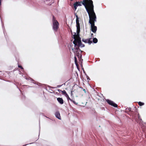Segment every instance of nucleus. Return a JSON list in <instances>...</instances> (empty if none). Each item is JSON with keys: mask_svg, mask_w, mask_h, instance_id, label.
<instances>
[{"mask_svg": "<svg viewBox=\"0 0 146 146\" xmlns=\"http://www.w3.org/2000/svg\"><path fill=\"white\" fill-rule=\"evenodd\" d=\"M58 91L59 92H62V90H60V89H58Z\"/></svg>", "mask_w": 146, "mask_h": 146, "instance_id": "26", "label": "nucleus"}, {"mask_svg": "<svg viewBox=\"0 0 146 146\" xmlns=\"http://www.w3.org/2000/svg\"><path fill=\"white\" fill-rule=\"evenodd\" d=\"M76 56H78V57L79 58H80L81 59V58H82V54H80L79 53H77V55H76Z\"/></svg>", "mask_w": 146, "mask_h": 146, "instance_id": "12", "label": "nucleus"}, {"mask_svg": "<svg viewBox=\"0 0 146 146\" xmlns=\"http://www.w3.org/2000/svg\"><path fill=\"white\" fill-rule=\"evenodd\" d=\"M75 35H76V33H75Z\"/></svg>", "mask_w": 146, "mask_h": 146, "instance_id": "33", "label": "nucleus"}, {"mask_svg": "<svg viewBox=\"0 0 146 146\" xmlns=\"http://www.w3.org/2000/svg\"><path fill=\"white\" fill-rule=\"evenodd\" d=\"M67 100H70V101H72V100L69 97V96L68 97V98H67Z\"/></svg>", "mask_w": 146, "mask_h": 146, "instance_id": "21", "label": "nucleus"}, {"mask_svg": "<svg viewBox=\"0 0 146 146\" xmlns=\"http://www.w3.org/2000/svg\"><path fill=\"white\" fill-rule=\"evenodd\" d=\"M52 28L54 32H56L58 28L59 23L55 19V18L54 16H53L52 19Z\"/></svg>", "mask_w": 146, "mask_h": 146, "instance_id": "4", "label": "nucleus"}, {"mask_svg": "<svg viewBox=\"0 0 146 146\" xmlns=\"http://www.w3.org/2000/svg\"><path fill=\"white\" fill-rule=\"evenodd\" d=\"M57 100L58 102L61 104L64 103V101L62 98H58L57 99Z\"/></svg>", "mask_w": 146, "mask_h": 146, "instance_id": "11", "label": "nucleus"}, {"mask_svg": "<svg viewBox=\"0 0 146 146\" xmlns=\"http://www.w3.org/2000/svg\"><path fill=\"white\" fill-rule=\"evenodd\" d=\"M2 27L3 28V25H2Z\"/></svg>", "mask_w": 146, "mask_h": 146, "instance_id": "34", "label": "nucleus"}, {"mask_svg": "<svg viewBox=\"0 0 146 146\" xmlns=\"http://www.w3.org/2000/svg\"><path fill=\"white\" fill-rule=\"evenodd\" d=\"M87 1V0H85V1Z\"/></svg>", "mask_w": 146, "mask_h": 146, "instance_id": "32", "label": "nucleus"}, {"mask_svg": "<svg viewBox=\"0 0 146 146\" xmlns=\"http://www.w3.org/2000/svg\"><path fill=\"white\" fill-rule=\"evenodd\" d=\"M62 94L63 95H65L67 93L65 90H62Z\"/></svg>", "mask_w": 146, "mask_h": 146, "instance_id": "17", "label": "nucleus"}, {"mask_svg": "<svg viewBox=\"0 0 146 146\" xmlns=\"http://www.w3.org/2000/svg\"><path fill=\"white\" fill-rule=\"evenodd\" d=\"M127 109L128 110H129V111H131V108H127V109H126V110Z\"/></svg>", "mask_w": 146, "mask_h": 146, "instance_id": "25", "label": "nucleus"}, {"mask_svg": "<svg viewBox=\"0 0 146 146\" xmlns=\"http://www.w3.org/2000/svg\"><path fill=\"white\" fill-rule=\"evenodd\" d=\"M55 116L58 119H61V117L60 116V112L59 111H56L55 113Z\"/></svg>", "mask_w": 146, "mask_h": 146, "instance_id": "10", "label": "nucleus"}, {"mask_svg": "<svg viewBox=\"0 0 146 146\" xmlns=\"http://www.w3.org/2000/svg\"><path fill=\"white\" fill-rule=\"evenodd\" d=\"M92 38H90L89 39H83L82 41L84 42L85 43H88L89 44H91L92 43V41L91 40Z\"/></svg>", "mask_w": 146, "mask_h": 146, "instance_id": "8", "label": "nucleus"}, {"mask_svg": "<svg viewBox=\"0 0 146 146\" xmlns=\"http://www.w3.org/2000/svg\"><path fill=\"white\" fill-rule=\"evenodd\" d=\"M18 67L19 68H20L22 69H23V68L20 65H18Z\"/></svg>", "mask_w": 146, "mask_h": 146, "instance_id": "20", "label": "nucleus"}, {"mask_svg": "<svg viewBox=\"0 0 146 146\" xmlns=\"http://www.w3.org/2000/svg\"><path fill=\"white\" fill-rule=\"evenodd\" d=\"M72 50L73 51L74 55H77V53L79 52V51H81L79 47H77L76 46V47H74V48H72Z\"/></svg>", "mask_w": 146, "mask_h": 146, "instance_id": "7", "label": "nucleus"}, {"mask_svg": "<svg viewBox=\"0 0 146 146\" xmlns=\"http://www.w3.org/2000/svg\"><path fill=\"white\" fill-rule=\"evenodd\" d=\"M26 79L28 80H30L32 82L35 83V81L34 80L32 79L31 78H26Z\"/></svg>", "mask_w": 146, "mask_h": 146, "instance_id": "14", "label": "nucleus"}, {"mask_svg": "<svg viewBox=\"0 0 146 146\" xmlns=\"http://www.w3.org/2000/svg\"><path fill=\"white\" fill-rule=\"evenodd\" d=\"M64 96L66 97V98H68L69 97V96L67 93H66Z\"/></svg>", "mask_w": 146, "mask_h": 146, "instance_id": "23", "label": "nucleus"}, {"mask_svg": "<svg viewBox=\"0 0 146 146\" xmlns=\"http://www.w3.org/2000/svg\"><path fill=\"white\" fill-rule=\"evenodd\" d=\"M93 42L94 43H96L98 42V39L96 38H94L93 39Z\"/></svg>", "mask_w": 146, "mask_h": 146, "instance_id": "13", "label": "nucleus"}, {"mask_svg": "<svg viewBox=\"0 0 146 146\" xmlns=\"http://www.w3.org/2000/svg\"><path fill=\"white\" fill-rule=\"evenodd\" d=\"M71 93H72V91H71Z\"/></svg>", "mask_w": 146, "mask_h": 146, "instance_id": "36", "label": "nucleus"}, {"mask_svg": "<svg viewBox=\"0 0 146 146\" xmlns=\"http://www.w3.org/2000/svg\"><path fill=\"white\" fill-rule=\"evenodd\" d=\"M76 24L77 28V35L79 34L80 31V24L79 23V18L78 16L76 14Z\"/></svg>", "mask_w": 146, "mask_h": 146, "instance_id": "5", "label": "nucleus"}, {"mask_svg": "<svg viewBox=\"0 0 146 146\" xmlns=\"http://www.w3.org/2000/svg\"><path fill=\"white\" fill-rule=\"evenodd\" d=\"M85 75H86V78H87V79L90 80V79L89 78V77H88V76L86 74H85Z\"/></svg>", "mask_w": 146, "mask_h": 146, "instance_id": "18", "label": "nucleus"}, {"mask_svg": "<svg viewBox=\"0 0 146 146\" xmlns=\"http://www.w3.org/2000/svg\"><path fill=\"white\" fill-rule=\"evenodd\" d=\"M71 102H73L74 104H76V105H77V104H78V103H76L75 101L72 100V101H71Z\"/></svg>", "mask_w": 146, "mask_h": 146, "instance_id": "19", "label": "nucleus"}, {"mask_svg": "<svg viewBox=\"0 0 146 146\" xmlns=\"http://www.w3.org/2000/svg\"><path fill=\"white\" fill-rule=\"evenodd\" d=\"M83 91L85 92V93H86V90L85 89H83Z\"/></svg>", "mask_w": 146, "mask_h": 146, "instance_id": "28", "label": "nucleus"}, {"mask_svg": "<svg viewBox=\"0 0 146 146\" xmlns=\"http://www.w3.org/2000/svg\"><path fill=\"white\" fill-rule=\"evenodd\" d=\"M80 60H81V59H80H80H79V60H80Z\"/></svg>", "mask_w": 146, "mask_h": 146, "instance_id": "37", "label": "nucleus"}, {"mask_svg": "<svg viewBox=\"0 0 146 146\" xmlns=\"http://www.w3.org/2000/svg\"><path fill=\"white\" fill-rule=\"evenodd\" d=\"M138 117H139V119H140V120H142L141 119H140L139 118V114H138Z\"/></svg>", "mask_w": 146, "mask_h": 146, "instance_id": "29", "label": "nucleus"}, {"mask_svg": "<svg viewBox=\"0 0 146 146\" xmlns=\"http://www.w3.org/2000/svg\"><path fill=\"white\" fill-rule=\"evenodd\" d=\"M81 5V4L79 2H76L74 4V8L76 10L77 9V7L78 6H80Z\"/></svg>", "mask_w": 146, "mask_h": 146, "instance_id": "9", "label": "nucleus"}, {"mask_svg": "<svg viewBox=\"0 0 146 146\" xmlns=\"http://www.w3.org/2000/svg\"><path fill=\"white\" fill-rule=\"evenodd\" d=\"M2 0H0V6L1 5V2Z\"/></svg>", "mask_w": 146, "mask_h": 146, "instance_id": "27", "label": "nucleus"}, {"mask_svg": "<svg viewBox=\"0 0 146 146\" xmlns=\"http://www.w3.org/2000/svg\"><path fill=\"white\" fill-rule=\"evenodd\" d=\"M93 33H92L91 34V36L92 37V36L93 35Z\"/></svg>", "mask_w": 146, "mask_h": 146, "instance_id": "30", "label": "nucleus"}, {"mask_svg": "<svg viewBox=\"0 0 146 146\" xmlns=\"http://www.w3.org/2000/svg\"><path fill=\"white\" fill-rule=\"evenodd\" d=\"M64 96L66 97V98H68L69 97V96L67 93H66Z\"/></svg>", "mask_w": 146, "mask_h": 146, "instance_id": "22", "label": "nucleus"}, {"mask_svg": "<svg viewBox=\"0 0 146 146\" xmlns=\"http://www.w3.org/2000/svg\"><path fill=\"white\" fill-rule=\"evenodd\" d=\"M138 104L139 106H141L143 105H144V103L142 102H138Z\"/></svg>", "mask_w": 146, "mask_h": 146, "instance_id": "16", "label": "nucleus"}, {"mask_svg": "<svg viewBox=\"0 0 146 146\" xmlns=\"http://www.w3.org/2000/svg\"><path fill=\"white\" fill-rule=\"evenodd\" d=\"M74 61L75 63L76 66H77V58L76 57V55H74Z\"/></svg>", "mask_w": 146, "mask_h": 146, "instance_id": "15", "label": "nucleus"}, {"mask_svg": "<svg viewBox=\"0 0 146 146\" xmlns=\"http://www.w3.org/2000/svg\"><path fill=\"white\" fill-rule=\"evenodd\" d=\"M82 52V51H81V52Z\"/></svg>", "mask_w": 146, "mask_h": 146, "instance_id": "35", "label": "nucleus"}, {"mask_svg": "<svg viewBox=\"0 0 146 146\" xmlns=\"http://www.w3.org/2000/svg\"><path fill=\"white\" fill-rule=\"evenodd\" d=\"M93 13L89 16V23L91 24V31L94 33H96L97 30V27L95 26V23L96 22V17L94 11L92 10Z\"/></svg>", "mask_w": 146, "mask_h": 146, "instance_id": "1", "label": "nucleus"}, {"mask_svg": "<svg viewBox=\"0 0 146 146\" xmlns=\"http://www.w3.org/2000/svg\"><path fill=\"white\" fill-rule=\"evenodd\" d=\"M87 2L86 3L85 1V0H83L82 4L85 6L86 11L88 13L89 16L90 15H91L92 13H93L92 10H94V5L93 2L91 0H87Z\"/></svg>", "mask_w": 146, "mask_h": 146, "instance_id": "2", "label": "nucleus"}, {"mask_svg": "<svg viewBox=\"0 0 146 146\" xmlns=\"http://www.w3.org/2000/svg\"><path fill=\"white\" fill-rule=\"evenodd\" d=\"M62 85H58L57 86V87L56 88H59V87H61L62 86Z\"/></svg>", "mask_w": 146, "mask_h": 146, "instance_id": "24", "label": "nucleus"}, {"mask_svg": "<svg viewBox=\"0 0 146 146\" xmlns=\"http://www.w3.org/2000/svg\"><path fill=\"white\" fill-rule=\"evenodd\" d=\"M83 70V72H84V73H85V74H86L85 73V71H84V70Z\"/></svg>", "mask_w": 146, "mask_h": 146, "instance_id": "31", "label": "nucleus"}, {"mask_svg": "<svg viewBox=\"0 0 146 146\" xmlns=\"http://www.w3.org/2000/svg\"><path fill=\"white\" fill-rule=\"evenodd\" d=\"M106 102H107L109 105L115 108L117 107V105L113 101L108 99H106Z\"/></svg>", "mask_w": 146, "mask_h": 146, "instance_id": "6", "label": "nucleus"}, {"mask_svg": "<svg viewBox=\"0 0 146 146\" xmlns=\"http://www.w3.org/2000/svg\"><path fill=\"white\" fill-rule=\"evenodd\" d=\"M74 40L73 41V43L74 44V46L76 47L77 46L78 47H84L85 45L84 44H82L81 38L79 37V38H76L75 35H74Z\"/></svg>", "mask_w": 146, "mask_h": 146, "instance_id": "3", "label": "nucleus"}]
</instances>
